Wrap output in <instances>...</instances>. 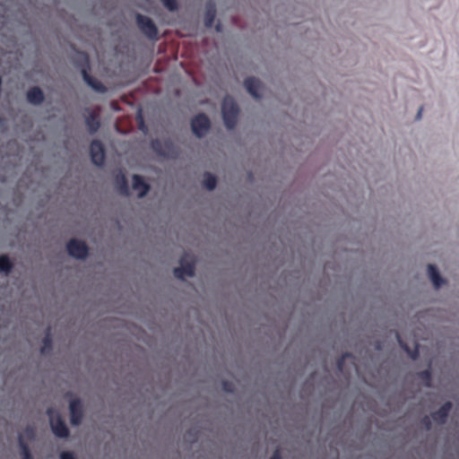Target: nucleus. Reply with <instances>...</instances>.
<instances>
[{"label":"nucleus","instance_id":"5","mask_svg":"<svg viewBox=\"0 0 459 459\" xmlns=\"http://www.w3.org/2000/svg\"><path fill=\"white\" fill-rule=\"evenodd\" d=\"M211 122L205 114H198L191 120L193 133L197 137H203L210 129Z\"/></svg>","mask_w":459,"mask_h":459},{"label":"nucleus","instance_id":"3","mask_svg":"<svg viewBox=\"0 0 459 459\" xmlns=\"http://www.w3.org/2000/svg\"><path fill=\"white\" fill-rule=\"evenodd\" d=\"M47 413L49 416V424L55 436L61 438L67 437L69 436V429L61 415L52 408H48Z\"/></svg>","mask_w":459,"mask_h":459},{"label":"nucleus","instance_id":"22","mask_svg":"<svg viewBox=\"0 0 459 459\" xmlns=\"http://www.w3.org/2000/svg\"><path fill=\"white\" fill-rule=\"evenodd\" d=\"M347 359H350L352 360L353 366L355 367L354 363V357L351 353H344L343 355L339 358L337 360V368L340 372L344 373V362Z\"/></svg>","mask_w":459,"mask_h":459},{"label":"nucleus","instance_id":"24","mask_svg":"<svg viewBox=\"0 0 459 459\" xmlns=\"http://www.w3.org/2000/svg\"><path fill=\"white\" fill-rule=\"evenodd\" d=\"M170 82L173 84H191V81L185 78L183 75L179 74H175L171 76Z\"/></svg>","mask_w":459,"mask_h":459},{"label":"nucleus","instance_id":"29","mask_svg":"<svg viewBox=\"0 0 459 459\" xmlns=\"http://www.w3.org/2000/svg\"><path fill=\"white\" fill-rule=\"evenodd\" d=\"M222 387L225 392H228V393L233 392V385L229 381H223Z\"/></svg>","mask_w":459,"mask_h":459},{"label":"nucleus","instance_id":"7","mask_svg":"<svg viewBox=\"0 0 459 459\" xmlns=\"http://www.w3.org/2000/svg\"><path fill=\"white\" fill-rule=\"evenodd\" d=\"M136 22L141 31L149 39H155L157 36V28L151 18L143 14L136 15Z\"/></svg>","mask_w":459,"mask_h":459},{"label":"nucleus","instance_id":"16","mask_svg":"<svg viewBox=\"0 0 459 459\" xmlns=\"http://www.w3.org/2000/svg\"><path fill=\"white\" fill-rule=\"evenodd\" d=\"M396 338L401 348L412 359H416L419 357V346L415 343L414 348L411 349L401 338L399 333H396Z\"/></svg>","mask_w":459,"mask_h":459},{"label":"nucleus","instance_id":"33","mask_svg":"<svg viewBox=\"0 0 459 459\" xmlns=\"http://www.w3.org/2000/svg\"><path fill=\"white\" fill-rule=\"evenodd\" d=\"M91 89L100 93H106V92H108V88H102V87L91 88Z\"/></svg>","mask_w":459,"mask_h":459},{"label":"nucleus","instance_id":"1","mask_svg":"<svg viewBox=\"0 0 459 459\" xmlns=\"http://www.w3.org/2000/svg\"><path fill=\"white\" fill-rule=\"evenodd\" d=\"M221 113L225 126L230 130L234 129L237 125L239 108L232 97H224L221 103Z\"/></svg>","mask_w":459,"mask_h":459},{"label":"nucleus","instance_id":"11","mask_svg":"<svg viewBox=\"0 0 459 459\" xmlns=\"http://www.w3.org/2000/svg\"><path fill=\"white\" fill-rule=\"evenodd\" d=\"M452 406L451 402H446L437 411L431 414L432 420L438 424L446 423Z\"/></svg>","mask_w":459,"mask_h":459},{"label":"nucleus","instance_id":"27","mask_svg":"<svg viewBox=\"0 0 459 459\" xmlns=\"http://www.w3.org/2000/svg\"><path fill=\"white\" fill-rule=\"evenodd\" d=\"M137 122H138V126H139V129L141 131H143V133H146L147 131V126H145L144 124V121H143V116L141 114V111H139L138 115H137Z\"/></svg>","mask_w":459,"mask_h":459},{"label":"nucleus","instance_id":"12","mask_svg":"<svg viewBox=\"0 0 459 459\" xmlns=\"http://www.w3.org/2000/svg\"><path fill=\"white\" fill-rule=\"evenodd\" d=\"M133 188L138 192V197L142 198L147 195L150 190V186L144 181L143 178L140 175H134L133 177Z\"/></svg>","mask_w":459,"mask_h":459},{"label":"nucleus","instance_id":"4","mask_svg":"<svg viewBox=\"0 0 459 459\" xmlns=\"http://www.w3.org/2000/svg\"><path fill=\"white\" fill-rule=\"evenodd\" d=\"M179 263L180 265L173 270L176 278L183 280L185 276H194L195 265L192 255L185 253L181 256Z\"/></svg>","mask_w":459,"mask_h":459},{"label":"nucleus","instance_id":"21","mask_svg":"<svg viewBox=\"0 0 459 459\" xmlns=\"http://www.w3.org/2000/svg\"><path fill=\"white\" fill-rule=\"evenodd\" d=\"M418 377L423 382V384L430 387L431 386V370L429 368H427L425 370L420 371L418 374Z\"/></svg>","mask_w":459,"mask_h":459},{"label":"nucleus","instance_id":"10","mask_svg":"<svg viewBox=\"0 0 459 459\" xmlns=\"http://www.w3.org/2000/svg\"><path fill=\"white\" fill-rule=\"evenodd\" d=\"M87 116L85 117V125L87 126L88 131L91 134L96 133L100 126V110L99 109H86Z\"/></svg>","mask_w":459,"mask_h":459},{"label":"nucleus","instance_id":"26","mask_svg":"<svg viewBox=\"0 0 459 459\" xmlns=\"http://www.w3.org/2000/svg\"><path fill=\"white\" fill-rule=\"evenodd\" d=\"M258 84H260V82L258 81L257 78L253 77V76L247 77L244 81V86H247V87L257 86Z\"/></svg>","mask_w":459,"mask_h":459},{"label":"nucleus","instance_id":"34","mask_svg":"<svg viewBox=\"0 0 459 459\" xmlns=\"http://www.w3.org/2000/svg\"><path fill=\"white\" fill-rule=\"evenodd\" d=\"M422 111H423V108L420 107L419 108V110H418L417 115H416V120H420L421 118Z\"/></svg>","mask_w":459,"mask_h":459},{"label":"nucleus","instance_id":"18","mask_svg":"<svg viewBox=\"0 0 459 459\" xmlns=\"http://www.w3.org/2000/svg\"><path fill=\"white\" fill-rule=\"evenodd\" d=\"M13 267V264L6 255H0V273L9 274Z\"/></svg>","mask_w":459,"mask_h":459},{"label":"nucleus","instance_id":"9","mask_svg":"<svg viewBox=\"0 0 459 459\" xmlns=\"http://www.w3.org/2000/svg\"><path fill=\"white\" fill-rule=\"evenodd\" d=\"M70 421L73 426H78L82 423L83 418V409L79 398L73 399L69 404Z\"/></svg>","mask_w":459,"mask_h":459},{"label":"nucleus","instance_id":"30","mask_svg":"<svg viewBox=\"0 0 459 459\" xmlns=\"http://www.w3.org/2000/svg\"><path fill=\"white\" fill-rule=\"evenodd\" d=\"M60 459H76L75 455L72 452H63L60 455Z\"/></svg>","mask_w":459,"mask_h":459},{"label":"nucleus","instance_id":"8","mask_svg":"<svg viewBox=\"0 0 459 459\" xmlns=\"http://www.w3.org/2000/svg\"><path fill=\"white\" fill-rule=\"evenodd\" d=\"M91 161L96 166H101L105 160V148L100 140H93L90 145Z\"/></svg>","mask_w":459,"mask_h":459},{"label":"nucleus","instance_id":"15","mask_svg":"<svg viewBox=\"0 0 459 459\" xmlns=\"http://www.w3.org/2000/svg\"><path fill=\"white\" fill-rule=\"evenodd\" d=\"M428 273L432 283L436 288H439L444 283V280L440 276L436 265L429 264L428 265Z\"/></svg>","mask_w":459,"mask_h":459},{"label":"nucleus","instance_id":"37","mask_svg":"<svg viewBox=\"0 0 459 459\" xmlns=\"http://www.w3.org/2000/svg\"><path fill=\"white\" fill-rule=\"evenodd\" d=\"M215 30H216V31H218V32H219V31H221V28H220V25H219V24H217V25H216Z\"/></svg>","mask_w":459,"mask_h":459},{"label":"nucleus","instance_id":"23","mask_svg":"<svg viewBox=\"0 0 459 459\" xmlns=\"http://www.w3.org/2000/svg\"><path fill=\"white\" fill-rule=\"evenodd\" d=\"M19 445L22 454V459H33L28 445L23 441L22 437H19Z\"/></svg>","mask_w":459,"mask_h":459},{"label":"nucleus","instance_id":"14","mask_svg":"<svg viewBox=\"0 0 459 459\" xmlns=\"http://www.w3.org/2000/svg\"><path fill=\"white\" fill-rule=\"evenodd\" d=\"M27 100L31 104H40L44 100V94L41 88H30L27 92Z\"/></svg>","mask_w":459,"mask_h":459},{"label":"nucleus","instance_id":"2","mask_svg":"<svg viewBox=\"0 0 459 459\" xmlns=\"http://www.w3.org/2000/svg\"><path fill=\"white\" fill-rule=\"evenodd\" d=\"M151 147L154 152L165 158L174 159L178 155L177 148L170 139L163 141L153 139L151 142Z\"/></svg>","mask_w":459,"mask_h":459},{"label":"nucleus","instance_id":"13","mask_svg":"<svg viewBox=\"0 0 459 459\" xmlns=\"http://www.w3.org/2000/svg\"><path fill=\"white\" fill-rule=\"evenodd\" d=\"M115 185L117 188V191L122 195H129V187H128V182L126 178V175L123 173L122 170H119L116 176H115Z\"/></svg>","mask_w":459,"mask_h":459},{"label":"nucleus","instance_id":"31","mask_svg":"<svg viewBox=\"0 0 459 459\" xmlns=\"http://www.w3.org/2000/svg\"><path fill=\"white\" fill-rule=\"evenodd\" d=\"M247 90V92L255 97V98H257L258 97V91L260 90H262L263 88H246Z\"/></svg>","mask_w":459,"mask_h":459},{"label":"nucleus","instance_id":"6","mask_svg":"<svg viewBox=\"0 0 459 459\" xmlns=\"http://www.w3.org/2000/svg\"><path fill=\"white\" fill-rule=\"evenodd\" d=\"M68 254L77 259H84L88 256L89 248L85 242L73 238L66 245Z\"/></svg>","mask_w":459,"mask_h":459},{"label":"nucleus","instance_id":"36","mask_svg":"<svg viewBox=\"0 0 459 459\" xmlns=\"http://www.w3.org/2000/svg\"><path fill=\"white\" fill-rule=\"evenodd\" d=\"M26 432H28L30 435L33 436L34 435V432H33V429H26Z\"/></svg>","mask_w":459,"mask_h":459},{"label":"nucleus","instance_id":"35","mask_svg":"<svg viewBox=\"0 0 459 459\" xmlns=\"http://www.w3.org/2000/svg\"><path fill=\"white\" fill-rule=\"evenodd\" d=\"M83 76H84L85 82H86V83L88 84V86H94V85L91 82V81L89 80V78H88V76H87V74H86L85 73H83Z\"/></svg>","mask_w":459,"mask_h":459},{"label":"nucleus","instance_id":"28","mask_svg":"<svg viewBox=\"0 0 459 459\" xmlns=\"http://www.w3.org/2000/svg\"><path fill=\"white\" fill-rule=\"evenodd\" d=\"M421 424L425 427L426 429H430L431 428V420L429 416H424L421 419Z\"/></svg>","mask_w":459,"mask_h":459},{"label":"nucleus","instance_id":"25","mask_svg":"<svg viewBox=\"0 0 459 459\" xmlns=\"http://www.w3.org/2000/svg\"><path fill=\"white\" fill-rule=\"evenodd\" d=\"M161 3L168 10L171 12L178 9L177 0H161Z\"/></svg>","mask_w":459,"mask_h":459},{"label":"nucleus","instance_id":"20","mask_svg":"<svg viewBox=\"0 0 459 459\" xmlns=\"http://www.w3.org/2000/svg\"><path fill=\"white\" fill-rule=\"evenodd\" d=\"M203 184L208 190H213L217 185V178L212 174L206 172L204 175Z\"/></svg>","mask_w":459,"mask_h":459},{"label":"nucleus","instance_id":"17","mask_svg":"<svg viewBox=\"0 0 459 459\" xmlns=\"http://www.w3.org/2000/svg\"><path fill=\"white\" fill-rule=\"evenodd\" d=\"M216 15L215 6L212 4H209L205 7V14H204V24L205 27L211 28L212 22Z\"/></svg>","mask_w":459,"mask_h":459},{"label":"nucleus","instance_id":"19","mask_svg":"<svg viewBox=\"0 0 459 459\" xmlns=\"http://www.w3.org/2000/svg\"><path fill=\"white\" fill-rule=\"evenodd\" d=\"M52 350V337L50 334V329L48 328L46 335L44 336L42 340V347L40 349L41 354H47L50 352Z\"/></svg>","mask_w":459,"mask_h":459},{"label":"nucleus","instance_id":"32","mask_svg":"<svg viewBox=\"0 0 459 459\" xmlns=\"http://www.w3.org/2000/svg\"><path fill=\"white\" fill-rule=\"evenodd\" d=\"M270 459H281V453L279 448L275 449Z\"/></svg>","mask_w":459,"mask_h":459}]
</instances>
